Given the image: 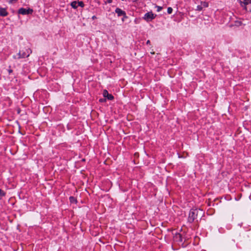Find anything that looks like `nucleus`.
I'll use <instances>...</instances> for the list:
<instances>
[{"instance_id":"obj_5","label":"nucleus","mask_w":251,"mask_h":251,"mask_svg":"<svg viewBox=\"0 0 251 251\" xmlns=\"http://www.w3.org/2000/svg\"><path fill=\"white\" fill-rule=\"evenodd\" d=\"M155 15H154L151 12H148L144 15V19L147 21H150L154 19Z\"/></svg>"},{"instance_id":"obj_20","label":"nucleus","mask_w":251,"mask_h":251,"mask_svg":"<svg viewBox=\"0 0 251 251\" xmlns=\"http://www.w3.org/2000/svg\"><path fill=\"white\" fill-rule=\"evenodd\" d=\"M22 53H25V54H27V49H26L25 50V51H23V52H22Z\"/></svg>"},{"instance_id":"obj_25","label":"nucleus","mask_w":251,"mask_h":251,"mask_svg":"<svg viewBox=\"0 0 251 251\" xmlns=\"http://www.w3.org/2000/svg\"><path fill=\"white\" fill-rule=\"evenodd\" d=\"M17 0H10V1L12 2V1H16Z\"/></svg>"},{"instance_id":"obj_23","label":"nucleus","mask_w":251,"mask_h":251,"mask_svg":"<svg viewBox=\"0 0 251 251\" xmlns=\"http://www.w3.org/2000/svg\"><path fill=\"white\" fill-rule=\"evenodd\" d=\"M150 44V40H148L147 41V44Z\"/></svg>"},{"instance_id":"obj_10","label":"nucleus","mask_w":251,"mask_h":251,"mask_svg":"<svg viewBox=\"0 0 251 251\" xmlns=\"http://www.w3.org/2000/svg\"><path fill=\"white\" fill-rule=\"evenodd\" d=\"M243 25L242 21L240 20H236L234 22V25L236 26H239Z\"/></svg>"},{"instance_id":"obj_21","label":"nucleus","mask_w":251,"mask_h":251,"mask_svg":"<svg viewBox=\"0 0 251 251\" xmlns=\"http://www.w3.org/2000/svg\"><path fill=\"white\" fill-rule=\"evenodd\" d=\"M113 0H107V1L109 3H111L112 2Z\"/></svg>"},{"instance_id":"obj_4","label":"nucleus","mask_w":251,"mask_h":251,"mask_svg":"<svg viewBox=\"0 0 251 251\" xmlns=\"http://www.w3.org/2000/svg\"><path fill=\"white\" fill-rule=\"evenodd\" d=\"M33 12V10L31 9H25L24 8H21L19 9V14L22 15L30 14Z\"/></svg>"},{"instance_id":"obj_22","label":"nucleus","mask_w":251,"mask_h":251,"mask_svg":"<svg viewBox=\"0 0 251 251\" xmlns=\"http://www.w3.org/2000/svg\"><path fill=\"white\" fill-rule=\"evenodd\" d=\"M92 19L93 20H95L97 18L96 16H93L92 17Z\"/></svg>"},{"instance_id":"obj_7","label":"nucleus","mask_w":251,"mask_h":251,"mask_svg":"<svg viewBox=\"0 0 251 251\" xmlns=\"http://www.w3.org/2000/svg\"><path fill=\"white\" fill-rule=\"evenodd\" d=\"M103 96L104 98H106L109 100H112L114 99V97L111 94H109L106 90H103Z\"/></svg>"},{"instance_id":"obj_2","label":"nucleus","mask_w":251,"mask_h":251,"mask_svg":"<svg viewBox=\"0 0 251 251\" xmlns=\"http://www.w3.org/2000/svg\"><path fill=\"white\" fill-rule=\"evenodd\" d=\"M32 50L28 48L27 49V54H25V53H22L21 51H20L16 55H14L13 58L14 59H20L22 58H25L28 57L29 55L31 53Z\"/></svg>"},{"instance_id":"obj_8","label":"nucleus","mask_w":251,"mask_h":251,"mask_svg":"<svg viewBox=\"0 0 251 251\" xmlns=\"http://www.w3.org/2000/svg\"><path fill=\"white\" fill-rule=\"evenodd\" d=\"M8 13L7 12L6 8H0V16L2 17H5L7 16Z\"/></svg>"},{"instance_id":"obj_13","label":"nucleus","mask_w":251,"mask_h":251,"mask_svg":"<svg viewBox=\"0 0 251 251\" xmlns=\"http://www.w3.org/2000/svg\"><path fill=\"white\" fill-rule=\"evenodd\" d=\"M5 193L1 189H0V199H1L2 197L4 196Z\"/></svg>"},{"instance_id":"obj_1","label":"nucleus","mask_w":251,"mask_h":251,"mask_svg":"<svg viewBox=\"0 0 251 251\" xmlns=\"http://www.w3.org/2000/svg\"><path fill=\"white\" fill-rule=\"evenodd\" d=\"M203 214V211L201 209H191L189 214L188 221L189 223H193L197 218L198 215H201Z\"/></svg>"},{"instance_id":"obj_15","label":"nucleus","mask_w":251,"mask_h":251,"mask_svg":"<svg viewBox=\"0 0 251 251\" xmlns=\"http://www.w3.org/2000/svg\"><path fill=\"white\" fill-rule=\"evenodd\" d=\"M202 9V6L201 5H198L196 10L198 11H201Z\"/></svg>"},{"instance_id":"obj_9","label":"nucleus","mask_w":251,"mask_h":251,"mask_svg":"<svg viewBox=\"0 0 251 251\" xmlns=\"http://www.w3.org/2000/svg\"><path fill=\"white\" fill-rule=\"evenodd\" d=\"M174 239L176 242H182V237L180 234L176 233L175 236H174Z\"/></svg>"},{"instance_id":"obj_24","label":"nucleus","mask_w":251,"mask_h":251,"mask_svg":"<svg viewBox=\"0 0 251 251\" xmlns=\"http://www.w3.org/2000/svg\"><path fill=\"white\" fill-rule=\"evenodd\" d=\"M8 72H9V73L10 74V73H11L12 72V70H9L8 71Z\"/></svg>"},{"instance_id":"obj_14","label":"nucleus","mask_w":251,"mask_h":251,"mask_svg":"<svg viewBox=\"0 0 251 251\" xmlns=\"http://www.w3.org/2000/svg\"><path fill=\"white\" fill-rule=\"evenodd\" d=\"M77 5H78V6H80L81 7H83L84 6V4L83 2L82 1H78L77 2Z\"/></svg>"},{"instance_id":"obj_6","label":"nucleus","mask_w":251,"mask_h":251,"mask_svg":"<svg viewBox=\"0 0 251 251\" xmlns=\"http://www.w3.org/2000/svg\"><path fill=\"white\" fill-rule=\"evenodd\" d=\"M115 12L117 14V15L119 17L123 16L125 18H126V12L119 8H117L115 9Z\"/></svg>"},{"instance_id":"obj_16","label":"nucleus","mask_w":251,"mask_h":251,"mask_svg":"<svg viewBox=\"0 0 251 251\" xmlns=\"http://www.w3.org/2000/svg\"><path fill=\"white\" fill-rule=\"evenodd\" d=\"M172 12H173V9L170 7H168L167 9L168 13L170 14L172 13Z\"/></svg>"},{"instance_id":"obj_18","label":"nucleus","mask_w":251,"mask_h":251,"mask_svg":"<svg viewBox=\"0 0 251 251\" xmlns=\"http://www.w3.org/2000/svg\"><path fill=\"white\" fill-rule=\"evenodd\" d=\"M201 5L202 6V7H206L208 6V4L205 2H201Z\"/></svg>"},{"instance_id":"obj_12","label":"nucleus","mask_w":251,"mask_h":251,"mask_svg":"<svg viewBox=\"0 0 251 251\" xmlns=\"http://www.w3.org/2000/svg\"><path fill=\"white\" fill-rule=\"evenodd\" d=\"M70 201L71 203H76V200L74 197H70Z\"/></svg>"},{"instance_id":"obj_3","label":"nucleus","mask_w":251,"mask_h":251,"mask_svg":"<svg viewBox=\"0 0 251 251\" xmlns=\"http://www.w3.org/2000/svg\"><path fill=\"white\" fill-rule=\"evenodd\" d=\"M241 3L244 4L246 10L251 12V0H243L241 1Z\"/></svg>"},{"instance_id":"obj_17","label":"nucleus","mask_w":251,"mask_h":251,"mask_svg":"<svg viewBox=\"0 0 251 251\" xmlns=\"http://www.w3.org/2000/svg\"><path fill=\"white\" fill-rule=\"evenodd\" d=\"M155 7L157 8V11L160 12L162 9V7L156 5Z\"/></svg>"},{"instance_id":"obj_11","label":"nucleus","mask_w":251,"mask_h":251,"mask_svg":"<svg viewBox=\"0 0 251 251\" xmlns=\"http://www.w3.org/2000/svg\"><path fill=\"white\" fill-rule=\"evenodd\" d=\"M71 5L74 9L77 8L78 7L77 1H73V2H71Z\"/></svg>"},{"instance_id":"obj_19","label":"nucleus","mask_w":251,"mask_h":251,"mask_svg":"<svg viewBox=\"0 0 251 251\" xmlns=\"http://www.w3.org/2000/svg\"><path fill=\"white\" fill-rule=\"evenodd\" d=\"M99 101L101 102H102L105 101L106 100L104 99H100Z\"/></svg>"}]
</instances>
